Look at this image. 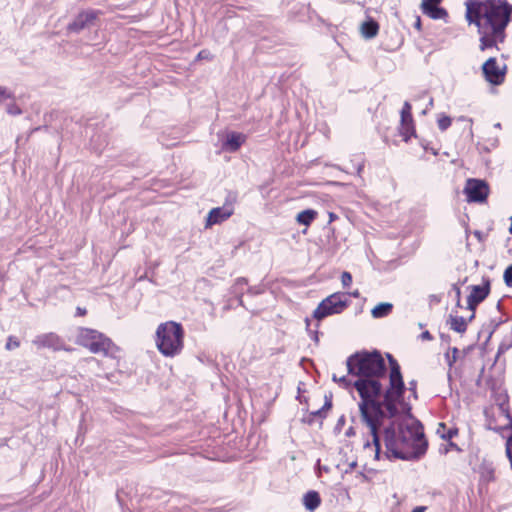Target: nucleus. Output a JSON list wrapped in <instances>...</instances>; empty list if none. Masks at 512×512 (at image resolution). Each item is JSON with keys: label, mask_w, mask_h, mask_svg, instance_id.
<instances>
[{"label": "nucleus", "mask_w": 512, "mask_h": 512, "mask_svg": "<svg viewBox=\"0 0 512 512\" xmlns=\"http://www.w3.org/2000/svg\"><path fill=\"white\" fill-rule=\"evenodd\" d=\"M341 282L343 287H349L352 284V275L348 271H344L341 275Z\"/></svg>", "instance_id": "nucleus-37"}, {"label": "nucleus", "mask_w": 512, "mask_h": 512, "mask_svg": "<svg viewBox=\"0 0 512 512\" xmlns=\"http://www.w3.org/2000/svg\"><path fill=\"white\" fill-rule=\"evenodd\" d=\"M32 343L39 349L49 348L54 351L66 350L64 341L53 332L44 333L36 336Z\"/></svg>", "instance_id": "nucleus-13"}, {"label": "nucleus", "mask_w": 512, "mask_h": 512, "mask_svg": "<svg viewBox=\"0 0 512 512\" xmlns=\"http://www.w3.org/2000/svg\"><path fill=\"white\" fill-rule=\"evenodd\" d=\"M156 346L166 357L179 355L184 347V329L175 321H166L156 329Z\"/></svg>", "instance_id": "nucleus-5"}, {"label": "nucleus", "mask_w": 512, "mask_h": 512, "mask_svg": "<svg viewBox=\"0 0 512 512\" xmlns=\"http://www.w3.org/2000/svg\"><path fill=\"white\" fill-rule=\"evenodd\" d=\"M481 70L484 79L489 84L498 86L501 85L505 80L507 65L504 64L501 68L498 66L496 58L490 57L482 64Z\"/></svg>", "instance_id": "nucleus-10"}, {"label": "nucleus", "mask_w": 512, "mask_h": 512, "mask_svg": "<svg viewBox=\"0 0 512 512\" xmlns=\"http://www.w3.org/2000/svg\"><path fill=\"white\" fill-rule=\"evenodd\" d=\"M420 7L422 13L433 20L445 19L448 16L447 10L440 7L436 2H421Z\"/></svg>", "instance_id": "nucleus-17"}, {"label": "nucleus", "mask_w": 512, "mask_h": 512, "mask_svg": "<svg viewBox=\"0 0 512 512\" xmlns=\"http://www.w3.org/2000/svg\"><path fill=\"white\" fill-rule=\"evenodd\" d=\"M310 415L313 417H319L320 419H324L326 417V412L324 411V409L320 408L316 411L311 412Z\"/></svg>", "instance_id": "nucleus-42"}, {"label": "nucleus", "mask_w": 512, "mask_h": 512, "mask_svg": "<svg viewBox=\"0 0 512 512\" xmlns=\"http://www.w3.org/2000/svg\"><path fill=\"white\" fill-rule=\"evenodd\" d=\"M427 510L426 506H416L413 508L411 512H425Z\"/></svg>", "instance_id": "nucleus-52"}, {"label": "nucleus", "mask_w": 512, "mask_h": 512, "mask_svg": "<svg viewBox=\"0 0 512 512\" xmlns=\"http://www.w3.org/2000/svg\"><path fill=\"white\" fill-rule=\"evenodd\" d=\"M379 31V24L376 20H374L371 17H368L362 24H361V33L364 38L366 39H372L374 38Z\"/></svg>", "instance_id": "nucleus-21"}, {"label": "nucleus", "mask_w": 512, "mask_h": 512, "mask_svg": "<svg viewBox=\"0 0 512 512\" xmlns=\"http://www.w3.org/2000/svg\"><path fill=\"white\" fill-rule=\"evenodd\" d=\"M350 304L345 294L336 292L324 298L313 312L317 321L342 313Z\"/></svg>", "instance_id": "nucleus-7"}, {"label": "nucleus", "mask_w": 512, "mask_h": 512, "mask_svg": "<svg viewBox=\"0 0 512 512\" xmlns=\"http://www.w3.org/2000/svg\"><path fill=\"white\" fill-rule=\"evenodd\" d=\"M437 433L440 435V437L444 440H447L448 442L452 440L454 436L457 435L458 429L457 428H447L445 423H439Z\"/></svg>", "instance_id": "nucleus-25"}, {"label": "nucleus", "mask_w": 512, "mask_h": 512, "mask_svg": "<svg viewBox=\"0 0 512 512\" xmlns=\"http://www.w3.org/2000/svg\"><path fill=\"white\" fill-rule=\"evenodd\" d=\"M414 27L417 29V30H421V19L419 16H417L416 18V21L414 23Z\"/></svg>", "instance_id": "nucleus-56"}, {"label": "nucleus", "mask_w": 512, "mask_h": 512, "mask_svg": "<svg viewBox=\"0 0 512 512\" xmlns=\"http://www.w3.org/2000/svg\"><path fill=\"white\" fill-rule=\"evenodd\" d=\"M247 293L251 296H257L264 293V287L262 285H256L248 287Z\"/></svg>", "instance_id": "nucleus-36"}, {"label": "nucleus", "mask_w": 512, "mask_h": 512, "mask_svg": "<svg viewBox=\"0 0 512 512\" xmlns=\"http://www.w3.org/2000/svg\"><path fill=\"white\" fill-rule=\"evenodd\" d=\"M305 321H306L307 330H308V332H309V334H310L311 339H312L316 344H318V342H319V332H318V330H309V329H308V327H309V325H310V320H309L308 318H306V320H305Z\"/></svg>", "instance_id": "nucleus-38"}, {"label": "nucleus", "mask_w": 512, "mask_h": 512, "mask_svg": "<svg viewBox=\"0 0 512 512\" xmlns=\"http://www.w3.org/2000/svg\"><path fill=\"white\" fill-rule=\"evenodd\" d=\"M450 449L455 450L457 452L462 451L461 448L456 443H454L452 441L448 442L447 448H445V453H447Z\"/></svg>", "instance_id": "nucleus-43"}, {"label": "nucleus", "mask_w": 512, "mask_h": 512, "mask_svg": "<svg viewBox=\"0 0 512 512\" xmlns=\"http://www.w3.org/2000/svg\"><path fill=\"white\" fill-rule=\"evenodd\" d=\"M349 295L354 298H358L360 296V292H359V290H355V291L349 293Z\"/></svg>", "instance_id": "nucleus-59"}, {"label": "nucleus", "mask_w": 512, "mask_h": 512, "mask_svg": "<svg viewBox=\"0 0 512 512\" xmlns=\"http://www.w3.org/2000/svg\"><path fill=\"white\" fill-rule=\"evenodd\" d=\"M452 290L455 292L456 299L461 298V289L458 283L452 285Z\"/></svg>", "instance_id": "nucleus-47"}, {"label": "nucleus", "mask_w": 512, "mask_h": 512, "mask_svg": "<svg viewBox=\"0 0 512 512\" xmlns=\"http://www.w3.org/2000/svg\"><path fill=\"white\" fill-rule=\"evenodd\" d=\"M345 421H346L345 416L341 415L339 417V419L337 420V423H336V426H335V430H339L340 431L342 429V427L344 426Z\"/></svg>", "instance_id": "nucleus-45"}, {"label": "nucleus", "mask_w": 512, "mask_h": 512, "mask_svg": "<svg viewBox=\"0 0 512 512\" xmlns=\"http://www.w3.org/2000/svg\"><path fill=\"white\" fill-rule=\"evenodd\" d=\"M488 0H467L466 1V20L469 24L477 26L478 33L484 32L483 22L485 19Z\"/></svg>", "instance_id": "nucleus-9"}, {"label": "nucleus", "mask_w": 512, "mask_h": 512, "mask_svg": "<svg viewBox=\"0 0 512 512\" xmlns=\"http://www.w3.org/2000/svg\"><path fill=\"white\" fill-rule=\"evenodd\" d=\"M324 402H332V394L331 393L328 395L326 394L324 396Z\"/></svg>", "instance_id": "nucleus-60"}, {"label": "nucleus", "mask_w": 512, "mask_h": 512, "mask_svg": "<svg viewBox=\"0 0 512 512\" xmlns=\"http://www.w3.org/2000/svg\"><path fill=\"white\" fill-rule=\"evenodd\" d=\"M437 123H438V128L441 131H445L451 126L452 119H451V117H449L447 115H442L441 117L438 118Z\"/></svg>", "instance_id": "nucleus-31"}, {"label": "nucleus", "mask_w": 512, "mask_h": 512, "mask_svg": "<svg viewBox=\"0 0 512 512\" xmlns=\"http://www.w3.org/2000/svg\"><path fill=\"white\" fill-rule=\"evenodd\" d=\"M421 146L424 148V150H426V151L429 150L428 142L422 141Z\"/></svg>", "instance_id": "nucleus-63"}, {"label": "nucleus", "mask_w": 512, "mask_h": 512, "mask_svg": "<svg viewBox=\"0 0 512 512\" xmlns=\"http://www.w3.org/2000/svg\"><path fill=\"white\" fill-rule=\"evenodd\" d=\"M383 434L387 450L385 456L388 459L392 457L404 461L419 460L427 451L428 441L420 422H417L416 426H410L396 424V421L392 420L384 427Z\"/></svg>", "instance_id": "nucleus-2"}, {"label": "nucleus", "mask_w": 512, "mask_h": 512, "mask_svg": "<svg viewBox=\"0 0 512 512\" xmlns=\"http://www.w3.org/2000/svg\"><path fill=\"white\" fill-rule=\"evenodd\" d=\"M6 111L8 114H10L12 116H17V115L22 114L21 108L18 105H16L15 103L8 104L6 107Z\"/></svg>", "instance_id": "nucleus-35"}, {"label": "nucleus", "mask_w": 512, "mask_h": 512, "mask_svg": "<svg viewBox=\"0 0 512 512\" xmlns=\"http://www.w3.org/2000/svg\"><path fill=\"white\" fill-rule=\"evenodd\" d=\"M332 381L338 383L344 389H350L351 387H353V382L350 379H348L347 376L338 377L336 374H333Z\"/></svg>", "instance_id": "nucleus-27"}, {"label": "nucleus", "mask_w": 512, "mask_h": 512, "mask_svg": "<svg viewBox=\"0 0 512 512\" xmlns=\"http://www.w3.org/2000/svg\"><path fill=\"white\" fill-rule=\"evenodd\" d=\"M209 52L207 50H202L198 53V58L206 59L208 58Z\"/></svg>", "instance_id": "nucleus-51"}, {"label": "nucleus", "mask_w": 512, "mask_h": 512, "mask_svg": "<svg viewBox=\"0 0 512 512\" xmlns=\"http://www.w3.org/2000/svg\"><path fill=\"white\" fill-rule=\"evenodd\" d=\"M412 106L408 101H405L402 109L400 111V114H404V117L411 116L412 115Z\"/></svg>", "instance_id": "nucleus-39"}, {"label": "nucleus", "mask_w": 512, "mask_h": 512, "mask_svg": "<svg viewBox=\"0 0 512 512\" xmlns=\"http://www.w3.org/2000/svg\"><path fill=\"white\" fill-rule=\"evenodd\" d=\"M233 294L237 298L239 305L244 307V302H243V294H244V292L239 291L238 293H233Z\"/></svg>", "instance_id": "nucleus-48"}, {"label": "nucleus", "mask_w": 512, "mask_h": 512, "mask_svg": "<svg viewBox=\"0 0 512 512\" xmlns=\"http://www.w3.org/2000/svg\"><path fill=\"white\" fill-rule=\"evenodd\" d=\"M440 338L443 342H449L450 341V336L447 335V334H444V333H441L440 334Z\"/></svg>", "instance_id": "nucleus-57"}, {"label": "nucleus", "mask_w": 512, "mask_h": 512, "mask_svg": "<svg viewBox=\"0 0 512 512\" xmlns=\"http://www.w3.org/2000/svg\"><path fill=\"white\" fill-rule=\"evenodd\" d=\"M233 214V208L231 206L224 205L222 207L212 208L206 219V227H210L228 219Z\"/></svg>", "instance_id": "nucleus-15"}, {"label": "nucleus", "mask_w": 512, "mask_h": 512, "mask_svg": "<svg viewBox=\"0 0 512 512\" xmlns=\"http://www.w3.org/2000/svg\"><path fill=\"white\" fill-rule=\"evenodd\" d=\"M399 134L405 142H408L411 137H416L412 115L404 117V114H400Z\"/></svg>", "instance_id": "nucleus-18"}, {"label": "nucleus", "mask_w": 512, "mask_h": 512, "mask_svg": "<svg viewBox=\"0 0 512 512\" xmlns=\"http://www.w3.org/2000/svg\"><path fill=\"white\" fill-rule=\"evenodd\" d=\"M459 349L457 347L448 348V351L444 354L445 361L451 369L457 361Z\"/></svg>", "instance_id": "nucleus-26"}, {"label": "nucleus", "mask_w": 512, "mask_h": 512, "mask_svg": "<svg viewBox=\"0 0 512 512\" xmlns=\"http://www.w3.org/2000/svg\"><path fill=\"white\" fill-rule=\"evenodd\" d=\"M99 12L95 10H88L79 13L72 22L67 25L68 33L78 34L85 28L90 27L96 20Z\"/></svg>", "instance_id": "nucleus-12"}, {"label": "nucleus", "mask_w": 512, "mask_h": 512, "mask_svg": "<svg viewBox=\"0 0 512 512\" xmlns=\"http://www.w3.org/2000/svg\"><path fill=\"white\" fill-rule=\"evenodd\" d=\"M20 346V341L15 336H9L5 345L7 350H13Z\"/></svg>", "instance_id": "nucleus-34"}, {"label": "nucleus", "mask_w": 512, "mask_h": 512, "mask_svg": "<svg viewBox=\"0 0 512 512\" xmlns=\"http://www.w3.org/2000/svg\"><path fill=\"white\" fill-rule=\"evenodd\" d=\"M447 324L457 333H464L467 330V320L462 316L450 314Z\"/></svg>", "instance_id": "nucleus-22"}, {"label": "nucleus", "mask_w": 512, "mask_h": 512, "mask_svg": "<svg viewBox=\"0 0 512 512\" xmlns=\"http://www.w3.org/2000/svg\"><path fill=\"white\" fill-rule=\"evenodd\" d=\"M480 474L481 478L487 482L494 480V469L490 465H483Z\"/></svg>", "instance_id": "nucleus-28"}, {"label": "nucleus", "mask_w": 512, "mask_h": 512, "mask_svg": "<svg viewBox=\"0 0 512 512\" xmlns=\"http://www.w3.org/2000/svg\"><path fill=\"white\" fill-rule=\"evenodd\" d=\"M303 505L307 511H315L321 504L320 494L315 490H309L303 495Z\"/></svg>", "instance_id": "nucleus-20"}, {"label": "nucleus", "mask_w": 512, "mask_h": 512, "mask_svg": "<svg viewBox=\"0 0 512 512\" xmlns=\"http://www.w3.org/2000/svg\"><path fill=\"white\" fill-rule=\"evenodd\" d=\"M360 417L363 423H365L370 430V434L372 436V444L374 445L375 449H381L379 429L383 426L384 422L367 416L365 412L360 414Z\"/></svg>", "instance_id": "nucleus-16"}, {"label": "nucleus", "mask_w": 512, "mask_h": 512, "mask_svg": "<svg viewBox=\"0 0 512 512\" xmlns=\"http://www.w3.org/2000/svg\"><path fill=\"white\" fill-rule=\"evenodd\" d=\"M393 304L390 302H380L371 310V315L375 319L387 317L392 313Z\"/></svg>", "instance_id": "nucleus-23"}, {"label": "nucleus", "mask_w": 512, "mask_h": 512, "mask_svg": "<svg viewBox=\"0 0 512 512\" xmlns=\"http://www.w3.org/2000/svg\"><path fill=\"white\" fill-rule=\"evenodd\" d=\"M389 363V386L383 389L381 382H370V391L367 392L363 382H359L360 402L358 408L360 414H365L374 419L385 421L394 419L400 415L399 403L403 402L406 386L403 380L401 367L398 361L390 353L386 354Z\"/></svg>", "instance_id": "nucleus-1"}, {"label": "nucleus", "mask_w": 512, "mask_h": 512, "mask_svg": "<svg viewBox=\"0 0 512 512\" xmlns=\"http://www.w3.org/2000/svg\"><path fill=\"white\" fill-rule=\"evenodd\" d=\"M332 405V402H324V405L321 408L324 409V411L327 413V411L332 408Z\"/></svg>", "instance_id": "nucleus-54"}, {"label": "nucleus", "mask_w": 512, "mask_h": 512, "mask_svg": "<svg viewBox=\"0 0 512 512\" xmlns=\"http://www.w3.org/2000/svg\"><path fill=\"white\" fill-rule=\"evenodd\" d=\"M338 216L334 212H329V222L336 220Z\"/></svg>", "instance_id": "nucleus-58"}, {"label": "nucleus", "mask_w": 512, "mask_h": 512, "mask_svg": "<svg viewBox=\"0 0 512 512\" xmlns=\"http://www.w3.org/2000/svg\"><path fill=\"white\" fill-rule=\"evenodd\" d=\"M489 191L488 183L483 179L477 178H469L463 190L469 203H485Z\"/></svg>", "instance_id": "nucleus-8"}, {"label": "nucleus", "mask_w": 512, "mask_h": 512, "mask_svg": "<svg viewBox=\"0 0 512 512\" xmlns=\"http://www.w3.org/2000/svg\"><path fill=\"white\" fill-rule=\"evenodd\" d=\"M408 385H409L408 389H409V391H411L412 396L415 399H417L418 398L417 390H416V388H417V381L416 380H411V381H409Z\"/></svg>", "instance_id": "nucleus-41"}, {"label": "nucleus", "mask_w": 512, "mask_h": 512, "mask_svg": "<svg viewBox=\"0 0 512 512\" xmlns=\"http://www.w3.org/2000/svg\"><path fill=\"white\" fill-rule=\"evenodd\" d=\"M473 234L478 239L479 242H483L484 241V235H483V233L481 231L475 230Z\"/></svg>", "instance_id": "nucleus-49"}, {"label": "nucleus", "mask_w": 512, "mask_h": 512, "mask_svg": "<svg viewBox=\"0 0 512 512\" xmlns=\"http://www.w3.org/2000/svg\"><path fill=\"white\" fill-rule=\"evenodd\" d=\"M512 346L511 343H506V342H502L499 347H498V351H497V357H499L500 354H503L505 353L506 351H508L510 349V347Z\"/></svg>", "instance_id": "nucleus-40"}, {"label": "nucleus", "mask_w": 512, "mask_h": 512, "mask_svg": "<svg viewBox=\"0 0 512 512\" xmlns=\"http://www.w3.org/2000/svg\"><path fill=\"white\" fill-rule=\"evenodd\" d=\"M380 455H381V449H375V456H374V458L376 460H379L380 459Z\"/></svg>", "instance_id": "nucleus-61"}, {"label": "nucleus", "mask_w": 512, "mask_h": 512, "mask_svg": "<svg viewBox=\"0 0 512 512\" xmlns=\"http://www.w3.org/2000/svg\"><path fill=\"white\" fill-rule=\"evenodd\" d=\"M511 15L512 5L507 0H488L483 22L484 32L480 33L479 38L480 51L484 52L492 48L499 50L498 44L506 39V28Z\"/></svg>", "instance_id": "nucleus-3"}, {"label": "nucleus", "mask_w": 512, "mask_h": 512, "mask_svg": "<svg viewBox=\"0 0 512 512\" xmlns=\"http://www.w3.org/2000/svg\"><path fill=\"white\" fill-rule=\"evenodd\" d=\"M246 136L243 133L229 131L226 133L221 143V148L225 152L234 153L244 144Z\"/></svg>", "instance_id": "nucleus-14"}, {"label": "nucleus", "mask_w": 512, "mask_h": 512, "mask_svg": "<svg viewBox=\"0 0 512 512\" xmlns=\"http://www.w3.org/2000/svg\"><path fill=\"white\" fill-rule=\"evenodd\" d=\"M419 338L421 340H423V341H431V340H433V336H432V334L428 330L422 332L420 334Z\"/></svg>", "instance_id": "nucleus-44"}, {"label": "nucleus", "mask_w": 512, "mask_h": 512, "mask_svg": "<svg viewBox=\"0 0 512 512\" xmlns=\"http://www.w3.org/2000/svg\"><path fill=\"white\" fill-rule=\"evenodd\" d=\"M317 211L311 208L300 211L296 216V221L300 225L309 226L317 217Z\"/></svg>", "instance_id": "nucleus-24"}, {"label": "nucleus", "mask_w": 512, "mask_h": 512, "mask_svg": "<svg viewBox=\"0 0 512 512\" xmlns=\"http://www.w3.org/2000/svg\"><path fill=\"white\" fill-rule=\"evenodd\" d=\"M503 280L507 287H512V264L508 265L504 270Z\"/></svg>", "instance_id": "nucleus-32"}, {"label": "nucleus", "mask_w": 512, "mask_h": 512, "mask_svg": "<svg viewBox=\"0 0 512 512\" xmlns=\"http://www.w3.org/2000/svg\"><path fill=\"white\" fill-rule=\"evenodd\" d=\"M77 343L90 352L107 355L113 346L111 339L97 330L90 328H80L77 334Z\"/></svg>", "instance_id": "nucleus-6"}, {"label": "nucleus", "mask_w": 512, "mask_h": 512, "mask_svg": "<svg viewBox=\"0 0 512 512\" xmlns=\"http://www.w3.org/2000/svg\"><path fill=\"white\" fill-rule=\"evenodd\" d=\"M248 285V279L245 277H239L235 280L234 285L231 288V293H238L244 290V287Z\"/></svg>", "instance_id": "nucleus-29"}, {"label": "nucleus", "mask_w": 512, "mask_h": 512, "mask_svg": "<svg viewBox=\"0 0 512 512\" xmlns=\"http://www.w3.org/2000/svg\"><path fill=\"white\" fill-rule=\"evenodd\" d=\"M354 168L356 169V174L358 176H361V173L364 169V161L358 162L356 164H353Z\"/></svg>", "instance_id": "nucleus-46"}, {"label": "nucleus", "mask_w": 512, "mask_h": 512, "mask_svg": "<svg viewBox=\"0 0 512 512\" xmlns=\"http://www.w3.org/2000/svg\"><path fill=\"white\" fill-rule=\"evenodd\" d=\"M357 467V461H352L349 463L348 468L344 471V473H350L354 468Z\"/></svg>", "instance_id": "nucleus-50"}, {"label": "nucleus", "mask_w": 512, "mask_h": 512, "mask_svg": "<svg viewBox=\"0 0 512 512\" xmlns=\"http://www.w3.org/2000/svg\"><path fill=\"white\" fill-rule=\"evenodd\" d=\"M411 409H412L411 405L409 403H407L404 399H403V402L399 403L400 414L407 416V417H412Z\"/></svg>", "instance_id": "nucleus-33"}, {"label": "nucleus", "mask_w": 512, "mask_h": 512, "mask_svg": "<svg viewBox=\"0 0 512 512\" xmlns=\"http://www.w3.org/2000/svg\"><path fill=\"white\" fill-rule=\"evenodd\" d=\"M348 375L356 376L353 388L359 393V382H363L367 392L370 382H381L386 377L387 366L379 350H361L351 354L346 360Z\"/></svg>", "instance_id": "nucleus-4"}, {"label": "nucleus", "mask_w": 512, "mask_h": 512, "mask_svg": "<svg viewBox=\"0 0 512 512\" xmlns=\"http://www.w3.org/2000/svg\"><path fill=\"white\" fill-rule=\"evenodd\" d=\"M87 311L85 308H81V307H77L76 309V314L79 315V316H84L86 315Z\"/></svg>", "instance_id": "nucleus-53"}, {"label": "nucleus", "mask_w": 512, "mask_h": 512, "mask_svg": "<svg viewBox=\"0 0 512 512\" xmlns=\"http://www.w3.org/2000/svg\"><path fill=\"white\" fill-rule=\"evenodd\" d=\"M15 96L12 91H10L5 86H0V104L4 103L6 100H14Z\"/></svg>", "instance_id": "nucleus-30"}, {"label": "nucleus", "mask_w": 512, "mask_h": 512, "mask_svg": "<svg viewBox=\"0 0 512 512\" xmlns=\"http://www.w3.org/2000/svg\"><path fill=\"white\" fill-rule=\"evenodd\" d=\"M470 294L467 297V309L475 312L477 306L482 303L490 294L491 281L489 277H483L481 285H471Z\"/></svg>", "instance_id": "nucleus-11"}, {"label": "nucleus", "mask_w": 512, "mask_h": 512, "mask_svg": "<svg viewBox=\"0 0 512 512\" xmlns=\"http://www.w3.org/2000/svg\"><path fill=\"white\" fill-rule=\"evenodd\" d=\"M358 475L363 479V481H369L370 479L363 472H359Z\"/></svg>", "instance_id": "nucleus-62"}, {"label": "nucleus", "mask_w": 512, "mask_h": 512, "mask_svg": "<svg viewBox=\"0 0 512 512\" xmlns=\"http://www.w3.org/2000/svg\"><path fill=\"white\" fill-rule=\"evenodd\" d=\"M510 221H511V223H510L508 231L510 234H512V216L510 217Z\"/></svg>", "instance_id": "nucleus-64"}, {"label": "nucleus", "mask_w": 512, "mask_h": 512, "mask_svg": "<svg viewBox=\"0 0 512 512\" xmlns=\"http://www.w3.org/2000/svg\"><path fill=\"white\" fill-rule=\"evenodd\" d=\"M502 317L492 318L488 323L484 324L481 330L478 333V337H485L486 344L492 337L493 333L497 330V328L503 323Z\"/></svg>", "instance_id": "nucleus-19"}, {"label": "nucleus", "mask_w": 512, "mask_h": 512, "mask_svg": "<svg viewBox=\"0 0 512 512\" xmlns=\"http://www.w3.org/2000/svg\"><path fill=\"white\" fill-rule=\"evenodd\" d=\"M345 435H346L347 437H352V436H354V435H355V430H354V428H353V427H349V428L347 429V431L345 432Z\"/></svg>", "instance_id": "nucleus-55"}]
</instances>
